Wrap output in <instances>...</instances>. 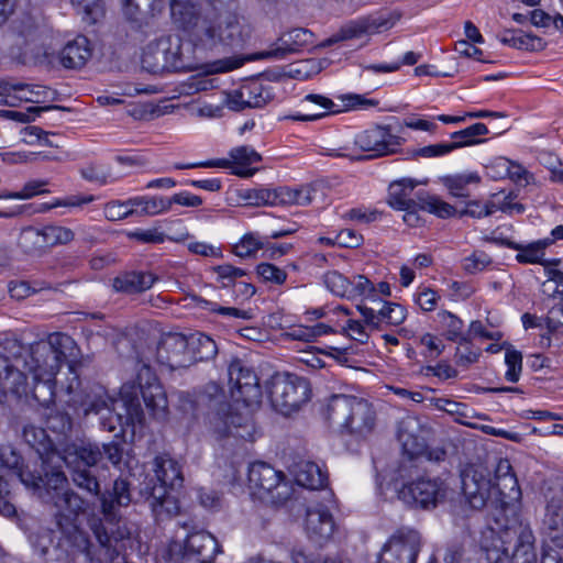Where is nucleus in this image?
<instances>
[{"mask_svg": "<svg viewBox=\"0 0 563 563\" xmlns=\"http://www.w3.org/2000/svg\"><path fill=\"white\" fill-rule=\"evenodd\" d=\"M448 486L439 477H419L402 485L398 498L410 507L430 510L446 498Z\"/></svg>", "mask_w": 563, "mask_h": 563, "instance_id": "12", "label": "nucleus"}, {"mask_svg": "<svg viewBox=\"0 0 563 563\" xmlns=\"http://www.w3.org/2000/svg\"><path fill=\"white\" fill-rule=\"evenodd\" d=\"M493 488L498 490L500 500L504 505H510L519 501L521 498V489L516 475L504 477L498 482H493Z\"/></svg>", "mask_w": 563, "mask_h": 563, "instance_id": "42", "label": "nucleus"}, {"mask_svg": "<svg viewBox=\"0 0 563 563\" xmlns=\"http://www.w3.org/2000/svg\"><path fill=\"white\" fill-rule=\"evenodd\" d=\"M115 399L110 397L103 388L97 387L91 393L85 395L79 405L82 415L86 417L91 413L101 416L110 409H115Z\"/></svg>", "mask_w": 563, "mask_h": 563, "instance_id": "30", "label": "nucleus"}, {"mask_svg": "<svg viewBox=\"0 0 563 563\" xmlns=\"http://www.w3.org/2000/svg\"><path fill=\"white\" fill-rule=\"evenodd\" d=\"M47 185L46 180L42 179H35L30 180L26 184H24L23 188L20 191L14 192H5L0 195V198L2 199H30L34 196L48 192L44 187Z\"/></svg>", "mask_w": 563, "mask_h": 563, "instance_id": "50", "label": "nucleus"}, {"mask_svg": "<svg viewBox=\"0 0 563 563\" xmlns=\"http://www.w3.org/2000/svg\"><path fill=\"white\" fill-rule=\"evenodd\" d=\"M80 175L84 179L100 186L114 183L119 179V177L112 175L109 166L99 164H90L81 168Z\"/></svg>", "mask_w": 563, "mask_h": 563, "instance_id": "46", "label": "nucleus"}, {"mask_svg": "<svg viewBox=\"0 0 563 563\" xmlns=\"http://www.w3.org/2000/svg\"><path fill=\"white\" fill-rule=\"evenodd\" d=\"M367 32V25L362 21H351L343 25L336 33L324 40L322 46H331L341 41L358 38Z\"/></svg>", "mask_w": 563, "mask_h": 563, "instance_id": "43", "label": "nucleus"}, {"mask_svg": "<svg viewBox=\"0 0 563 563\" xmlns=\"http://www.w3.org/2000/svg\"><path fill=\"white\" fill-rule=\"evenodd\" d=\"M129 203H131L132 208H140V210L135 209V213L142 216L153 217L169 211V201L166 200V197L140 196L130 198Z\"/></svg>", "mask_w": 563, "mask_h": 563, "instance_id": "35", "label": "nucleus"}, {"mask_svg": "<svg viewBox=\"0 0 563 563\" xmlns=\"http://www.w3.org/2000/svg\"><path fill=\"white\" fill-rule=\"evenodd\" d=\"M553 243V240L543 239L528 244L517 243L506 240L503 244L509 249L517 251L516 261L520 264H540L544 268L552 264H558L560 261L553 262L544 261L545 249Z\"/></svg>", "mask_w": 563, "mask_h": 563, "instance_id": "24", "label": "nucleus"}, {"mask_svg": "<svg viewBox=\"0 0 563 563\" xmlns=\"http://www.w3.org/2000/svg\"><path fill=\"white\" fill-rule=\"evenodd\" d=\"M497 210V205L493 201L481 202L479 200H471L466 202L465 208L457 211L455 209V214L460 218L467 216L472 218H484L493 214Z\"/></svg>", "mask_w": 563, "mask_h": 563, "instance_id": "49", "label": "nucleus"}, {"mask_svg": "<svg viewBox=\"0 0 563 563\" xmlns=\"http://www.w3.org/2000/svg\"><path fill=\"white\" fill-rule=\"evenodd\" d=\"M157 360L170 369L189 367L192 364L190 340L181 333H168L157 346Z\"/></svg>", "mask_w": 563, "mask_h": 563, "instance_id": "18", "label": "nucleus"}, {"mask_svg": "<svg viewBox=\"0 0 563 563\" xmlns=\"http://www.w3.org/2000/svg\"><path fill=\"white\" fill-rule=\"evenodd\" d=\"M402 139L391 133L388 125H373L355 135V145L364 151L372 152L371 157L393 154L401 145Z\"/></svg>", "mask_w": 563, "mask_h": 563, "instance_id": "17", "label": "nucleus"}, {"mask_svg": "<svg viewBox=\"0 0 563 563\" xmlns=\"http://www.w3.org/2000/svg\"><path fill=\"white\" fill-rule=\"evenodd\" d=\"M380 324L386 323L388 325L401 324L406 317L407 311L405 307L395 302H385L379 309Z\"/></svg>", "mask_w": 563, "mask_h": 563, "instance_id": "51", "label": "nucleus"}, {"mask_svg": "<svg viewBox=\"0 0 563 563\" xmlns=\"http://www.w3.org/2000/svg\"><path fill=\"white\" fill-rule=\"evenodd\" d=\"M245 199L254 206H276L275 191L269 188L249 189Z\"/></svg>", "mask_w": 563, "mask_h": 563, "instance_id": "59", "label": "nucleus"}, {"mask_svg": "<svg viewBox=\"0 0 563 563\" xmlns=\"http://www.w3.org/2000/svg\"><path fill=\"white\" fill-rule=\"evenodd\" d=\"M22 103L19 82L0 81V104L19 107Z\"/></svg>", "mask_w": 563, "mask_h": 563, "instance_id": "55", "label": "nucleus"}, {"mask_svg": "<svg viewBox=\"0 0 563 563\" xmlns=\"http://www.w3.org/2000/svg\"><path fill=\"white\" fill-rule=\"evenodd\" d=\"M76 350L74 339L62 332L51 333L45 340L29 346L16 338H5L0 342V351L7 363L23 375L24 382L19 395L25 393L27 375H32L35 382L33 397L44 407L54 402L55 376L62 365L75 356Z\"/></svg>", "mask_w": 563, "mask_h": 563, "instance_id": "2", "label": "nucleus"}, {"mask_svg": "<svg viewBox=\"0 0 563 563\" xmlns=\"http://www.w3.org/2000/svg\"><path fill=\"white\" fill-rule=\"evenodd\" d=\"M247 108H262L272 100L271 92L258 82L242 86Z\"/></svg>", "mask_w": 563, "mask_h": 563, "instance_id": "45", "label": "nucleus"}, {"mask_svg": "<svg viewBox=\"0 0 563 563\" xmlns=\"http://www.w3.org/2000/svg\"><path fill=\"white\" fill-rule=\"evenodd\" d=\"M95 200L92 195L89 196H70L64 199H54L51 203H41L36 207L33 212H46L57 207H81L82 205L90 203Z\"/></svg>", "mask_w": 563, "mask_h": 563, "instance_id": "53", "label": "nucleus"}, {"mask_svg": "<svg viewBox=\"0 0 563 563\" xmlns=\"http://www.w3.org/2000/svg\"><path fill=\"white\" fill-rule=\"evenodd\" d=\"M416 186L417 183L411 178L393 181L388 188V205L397 210H409L418 207L442 219L453 217L455 208L438 196L420 191L417 194V200L413 199L411 196Z\"/></svg>", "mask_w": 563, "mask_h": 563, "instance_id": "5", "label": "nucleus"}, {"mask_svg": "<svg viewBox=\"0 0 563 563\" xmlns=\"http://www.w3.org/2000/svg\"><path fill=\"white\" fill-rule=\"evenodd\" d=\"M310 395L309 382L305 377L289 373L275 375L268 389L273 408L285 416L297 411L310 399Z\"/></svg>", "mask_w": 563, "mask_h": 563, "instance_id": "9", "label": "nucleus"}, {"mask_svg": "<svg viewBox=\"0 0 563 563\" xmlns=\"http://www.w3.org/2000/svg\"><path fill=\"white\" fill-rule=\"evenodd\" d=\"M547 279L541 285V291L544 296L552 299H560L563 302V272L545 266Z\"/></svg>", "mask_w": 563, "mask_h": 563, "instance_id": "41", "label": "nucleus"}, {"mask_svg": "<svg viewBox=\"0 0 563 563\" xmlns=\"http://www.w3.org/2000/svg\"><path fill=\"white\" fill-rule=\"evenodd\" d=\"M196 405L209 410V423L213 429V422L218 417H227L231 412L230 404L223 388L217 382L203 385L196 395Z\"/></svg>", "mask_w": 563, "mask_h": 563, "instance_id": "19", "label": "nucleus"}, {"mask_svg": "<svg viewBox=\"0 0 563 563\" xmlns=\"http://www.w3.org/2000/svg\"><path fill=\"white\" fill-rule=\"evenodd\" d=\"M228 379L234 401L242 402L249 408L260 406L263 393L253 368L243 361L233 358L228 365Z\"/></svg>", "mask_w": 563, "mask_h": 563, "instance_id": "13", "label": "nucleus"}, {"mask_svg": "<svg viewBox=\"0 0 563 563\" xmlns=\"http://www.w3.org/2000/svg\"><path fill=\"white\" fill-rule=\"evenodd\" d=\"M438 316L444 329V336L449 341L470 343L468 336L463 334V321L457 316L449 311H442Z\"/></svg>", "mask_w": 563, "mask_h": 563, "instance_id": "39", "label": "nucleus"}, {"mask_svg": "<svg viewBox=\"0 0 563 563\" xmlns=\"http://www.w3.org/2000/svg\"><path fill=\"white\" fill-rule=\"evenodd\" d=\"M530 21L536 26L547 27L553 24L556 30L563 31V16L560 13L552 16L543 10L536 9L530 13Z\"/></svg>", "mask_w": 563, "mask_h": 563, "instance_id": "60", "label": "nucleus"}, {"mask_svg": "<svg viewBox=\"0 0 563 563\" xmlns=\"http://www.w3.org/2000/svg\"><path fill=\"white\" fill-rule=\"evenodd\" d=\"M198 303L201 308L218 312L222 316L233 317V318H240L244 320L252 319L253 313L251 310H242L235 307H221L218 306L216 302H211L206 299H198Z\"/></svg>", "mask_w": 563, "mask_h": 563, "instance_id": "57", "label": "nucleus"}, {"mask_svg": "<svg viewBox=\"0 0 563 563\" xmlns=\"http://www.w3.org/2000/svg\"><path fill=\"white\" fill-rule=\"evenodd\" d=\"M213 271L217 273L218 279L222 282L223 287H230L235 285L234 282L236 278L246 275L244 269L234 267L229 264L219 265L214 267Z\"/></svg>", "mask_w": 563, "mask_h": 563, "instance_id": "63", "label": "nucleus"}, {"mask_svg": "<svg viewBox=\"0 0 563 563\" xmlns=\"http://www.w3.org/2000/svg\"><path fill=\"white\" fill-rule=\"evenodd\" d=\"M230 158H217L197 163L174 165L175 169L190 168H230L232 174L239 177H252L256 168L250 167L252 164L262 159V156L251 146L243 145L232 148L229 152Z\"/></svg>", "mask_w": 563, "mask_h": 563, "instance_id": "16", "label": "nucleus"}, {"mask_svg": "<svg viewBox=\"0 0 563 563\" xmlns=\"http://www.w3.org/2000/svg\"><path fill=\"white\" fill-rule=\"evenodd\" d=\"M312 33L306 29L297 27L283 34L276 48L261 53L262 58H283L287 54L298 52L311 43Z\"/></svg>", "mask_w": 563, "mask_h": 563, "instance_id": "26", "label": "nucleus"}, {"mask_svg": "<svg viewBox=\"0 0 563 563\" xmlns=\"http://www.w3.org/2000/svg\"><path fill=\"white\" fill-rule=\"evenodd\" d=\"M505 363L507 365L505 378L510 383H517L520 378L522 371L521 352L512 347H507L505 354Z\"/></svg>", "mask_w": 563, "mask_h": 563, "instance_id": "52", "label": "nucleus"}, {"mask_svg": "<svg viewBox=\"0 0 563 563\" xmlns=\"http://www.w3.org/2000/svg\"><path fill=\"white\" fill-rule=\"evenodd\" d=\"M18 244L26 254H41L46 249L42 230L33 227L22 229Z\"/></svg>", "mask_w": 563, "mask_h": 563, "instance_id": "40", "label": "nucleus"}, {"mask_svg": "<svg viewBox=\"0 0 563 563\" xmlns=\"http://www.w3.org/2000/svg\"><path fill=\"white\" fill-rule=\"evenodd\" d=\"M503 166L505 167L509 178L517 184L528 185L533 178L522 165L510 159L503 158Z\"/></svg>", "mask_w": 563, "mask_h": 563, "instance_id": "61", "label": "nucleus"}, {"mask_svg": "<svg viewBox=\"0 0 563 563\" xmlns=\"http://www.w3.org/2000/svg\"><path fill=\"white\" fill-rule=\"evenodd\" d=\"M189 36L196 48L224 53L243 48L251 37V29L236 13H225L214 20L198 19Z\"/></svg>", "mask_w": 563, "mask_h": 563, "instance_id": "3", "label": "nucleus"}, {"mask_svg": "<svg viewBox=\"0 0 563 563\" xmlns=\"http://www.w3.org/2000/svg\"><path fill=\"white\" fill-rule=\"evenodd\" d=\"M23 382V375L16 368L10 367L0 351V401L8 391L20 394Z\"/></svg>", "mask_w": 563, "mask_h": 563, "instance_id": "34", "label": "nucleus"}, {"mask_svg": "<svg viewBox=\"0 0 563 563\" xmlns=\"http://www.w3.org/2000/svg\"><path fill=\"white\" fill-rule=\"evenodd\" d=\"M156 479L168 485L169 489L179 488L183 486L184 477L181 466L177 461L167 454L158 455L154 459V468Z\"/></svg>", "mask_w": 563, "mask_h": 563, "instance_id": "29", "label": "nucleus"}, {"mask_svg": "<svg viewBox=\"0 0 563 563\" xmlns=\"http://www.w3.org/2000/svg\"><path fill=\"white\" fill-rule=\"evenodd\" d=\"M499 40L504 45H508L517 49L534 52L542 51L545 47V42L541 37L532 34H526L521 31H505L500 35Z\"/></svg>", "mask_w": 563, "mask_h": 563, "instance_id": "31", "label": "nucleus"}, {"mask_svg": "<svg viewBox=\"0 0 563 563\" xmlns=\"http://www.w3.org/2000/svg\"><path fill=\"white\" fill-rule=\"evenodd\" d=\"M481 181V177L476 173L456 174L442 178L443 185L454 197H468L470 185H476Z\"/></svg>", "mask_w": 563, "mask_h": 563, "instance_id": "36", "label": "nucleus"}, {"mask_svg": "<svg viewBox=\"0 0 563 563\" xmlns=\"http://www.w3.org/2000/svg\"><path fill=\"white\" fill-rule=\"evenodd\" d=\"M136 210L126 201H110L104 206V216L110 221H118L134 214Z\"/></svg>", "mask_w": 563, "mask_h": 563, "instance_id": "56", "label": "nucleus"}, {"mask_svg": "<svg viewBox=\"0 0 563 563\" xmlns=\"http://www.w3.org/2000/svg\"><path fill=\"white\" fill-rule=\"evenodd\" d=\"M461 488L467 504L476 510L483 509L493 490L492 471L484 464L471 463L461 470Z\"/></svg>", "mask_w": 563, "mask_h": 563, "instance_id": "14", "label": "nucleus"}, {"mask_svg": "<svg viewBox=\"0 0 563 563\" xmlns=\"http://www.w3.org/2000/svg\"><path fill=\"white\" fill-rule=\"evenodd\" d=\"M324 284L327 288L335 296L351 299V280H349L338 271L328 272L324 275Z\"/></svg>", "mask_w": 563, "mask_h": 563, "instance_id": "48", "label": "nucleus"}, {"mask_svg": "<svg viewBox=\"0 0 563 563\" xmlns=\"http://www.w3.org/2000/svg\"><path fill=\"white\" fill-rule=\"evenodd\" d=\"M98 545L95 547L88 534L79 527V530L85 534L88 541L87 551H77L62 544V536L59 537L57 548L63 550L67 555L84 554L90 563H120V551L117 548V542L131 537V531L124 526L118 527V531L109 536L107 528L101 521H93L90 526Z\"/></svg>", "mask_w": 563, "mask_h": 563, "instance_id": "8", "label": "nucleus"}, {"mask_svg": "<svg viewBox=\"0 0 563 563\" xmlns=\"http://www.w3.org/2000/svg\"><path fill=\"white\" fill-rule=\"evenodd\" d=\"M189 340L192 364L196 362L208 361L217 355V343L210 336L205 334H199L198 336L191 335L189 336Z\"/></svg>", "mask_w": 563, "mask_h": 563, "instance_id": "37", "label": "nucleus"}, {"mask_svg": "<svg viewBox=\"0 0 563 563\" xmlns=\"http://www.w3.org/2000/svg\"><path fill=\"white\" fill-rule=\"evenodd\" d=\"M247 481L251 493L261 499L269 498L273 503H280L291 494L284 473L265 462L250 465Z\"/></svg>", "mask_w": 563, "mask_h": 563, "instance_id": "11", "label": "nucleus"}, {"mask_svg": "<svg viewBox=\"0 0 563 563\" xmlns=\"http://www.w3.org/2000/svg\"><path fill=\"white\" fill-rule=\"evenodd\" d=\"M131 500L130 483L125 478H117L112 490L101 496V509L104 517L110 521L114 520L117 508L129 506Z\"/></svg>", "mask_w": 563, "mask_h": 563, "instance_id": "25", "label": "nucleus"}, {"mask_svg": "<svg viewBox=\"0 0 563 563\" xmlns=\"http://www.w3.org/2000/svg\"><path fill=\"white\" fill-rule=\"evenodd\" d=\"M156 277L150 272H126L112 280V287L118 292L137 294L150 289Z\"/></svg>", "mask_w": 563, "mask_h": 563, "instance_id": "28", "label": "nucleus"}, {"mask_svg": "<svg viewBox=\"0 0 563 563\" xmlns=\"http://www.w3.org/2000/svg\"><path fill=\"white\" fill-rule=\"evenodd\" d=\"M221 552L218 540L207 531L190 533L184 542L172 541L165 552V559L173 563H213Z\"/></svg>", "mask_w": 563, "mask_h": 563, "instance_id": "10", "label": "nucleus"}, {"mask_svg": "<svg viewBox=\"0 0 563 563\" xmlns=\"http://www.w3.org/2000/svg\"><path fill=\"white\" fill-rule=\"evenodd\" d=\"M265 243L258 233H245L238 243L233 245V253L241 257H252L257 251L264 247Z\"/></svg>", "mask_w": 563, "mask_h": 563, "instance_id": "44", "label": "nucleus"}, {"mask_svg": "<svg viewBox=\"0 0 563 563\" xmlns=\"http://www.w3.org/2000/svg\"><path fill=\"white\" fill-rule=\"evenodd\" d=\"M542 531L554 547L563 549V494L554 495L547 501Z\"/></svg>", "mask_w": 563, "mask_h": 563, "instance_id": "21", "label": "nucleus"}, {"mask_svg": "<svg viewBox=\"0 0 563 563\" xmlns=\"http://www.w3.org/2000/svg\"><path fill=\"white\" fill-rule=\"evenodd\" d=\"M536 538L529 526L520 525L515 530V540L506 541L505 552H511L515 563H533L536 561Z\"/></svg>", "mask_w": 563, "mask_h": 563, "instance_id": "23", "label": "nucleus"}, {"mask_svg": "<svg viewBox=\"0 0 563 563\" xmlns=\"http://www.w3.org/2000/svg\"><path fill=\"white\" fill-rule=\"evenodd\" d=\"M451 152H453V148L450 142L437 143L415 150L412 157L433 158L444 156Z\"/></svg>", "mask_w": 563, "mask_h": 563, "instance_id": "62", "label": "nucleus"}, {"mask_svg": "<svg viewBox=\"0 0 563 563\" xmlns=\"http://www.w3.org/2000/svg\"><path fill=\"white\" fill-rule=\"evenodd\" d=\"M42 230L43 239L46 247H52L58 244H67L74 240V232L60 225H45Z\"/></svg>", "mask_w": 563, "mask_h": 563, "instance_id": "47", "label": "nucleus"}, {"mask_svg": "<svg viewBox=\"0 0 563 563\" xmlns=\"http://www.w3.org/2000/svg\"><path fill=\"white\" fill-rule=\"evenodd\" d=\"M305 529L312 542L322 545L331 539L335 523L331 512L319 505L307 509Z\"/></svg>", "mask_w": 563, "mask_h": 563, "instance_id": "20", "label": "nucleus"}, {"mask_svg": "<svg viewBox=\"0 0 563 563\" xmlns=\"http://www.w3.org/2000/svg\"><path fill=\"white\" fill-rule=\"evenodd\" d=\"M420 549V533L410 528H400L383 545L377 563H416Z\"/></svg>", "mask_w": 563, "mask_h": 563, "instance_id": "15", "label": "nucleus"}, {"mask_svg": "<svg viewBox=\"0 0 563 563\" xmlns=\"http://www.w3.org/2000/svg\"><path fill=\"white\" fill-rule=\"evenodd\" d=\"M339 98L344 103L345 110H366L379 104L377 99L367 98L365 95L346 93Z\"/></svg>", "mask_w": 563, "mask_h": 563, "instance_id": "58", "label": "nucleus"}, {"mask_svg": "<svg viewBox=\"0 0 563 563\" xmlns=\"http://www.w3.org/2000/svg\"><path fill=\"white\" fill-rule=\"evenodd\" d=\"M327 474L313 462L301 464L296 473L297 484L309 489L322 488L327 485Z\"/></svg>", "mask_w": 563, "mask_h": 563, "instance_id": "33", "label": "nucleus"}, {"mask_svg": "<svg viewBox=\"0 0 563 563\" xmlns=\"http://www.w3.org/2000/svg\"><path fill=\"white\" fill-rule=\"evenodd\" d=\"M91 55L92 49L89 40L79 35L64 46L59 53V59L65 68L78 69L86 65Z\"/></svg>", "mask_w": 563, "mask_h": 563, "instance_id": "27", "label": "nucleus"}, {"mask_svg": "<svg viewBox=\"0 0 563 563\" xmlns=\"http://www.w3.org/2000/svg\"><path fill=\"white\" fill-rule=\"evenodd\" d=\"M139 391L150 413L156 419L165 418L167 409L166 395L151 366L142 364L137 369L136 386L125 384L121 388L126 413L124 423L133 426L143 423L144 412L137 398Z\"/></svg>", "mask_w": 563, "mask_h": 563, "instance_id": "4", "label": "nucleus"}, {"mask_svg": "<svg viewBox=\"0 0 563 563\" xmlns=\"http://www.w3.org/2000/svg\"><path fill=\"white\" fill-rule=\"evenodd\" d=\"M59 461H53L48 473L42 475L29 465L20 467V459L10 448H0V471H8L31 489L43 503L52 507L56 528L62 533V544L70 549L87 551L88 541L79 530L78 518L85 511V500L68 487V478L63 471L65 464L74 484L87 493L98 496L99 482L91 471L102 457L99 446L85 440L59 443Z\"/></svg>", "mask_w": 563, "mask_h": 563, "instance_id": "1", "label": "nucleus"}, {"mask_svg": "<svg viewBox=\"0 0 563 563\" xmlns=\"http://www.w3.org/2000/svg\"><path fill=\"white\" fill-rule=\"evenodd\" d=\"M143 66L152 73L183 71L196 67L195 62L183 49L181 40L178 36L161 37L150 43L142 56Z\"/></svg>", "mask_w": 563, "mask_h": 563, "instance_id": "7", "label": "nucleus"}, {"mask_svg": "<svg viewBox=\"0 0 563 563\" xmlns=\"http://www.w3.org/2000/svg\"><path fill=\"white\" fill-rule=\"evenodd\" d=\"M489 133L488 128L484 123H474L463 130L453 132L451 134L452 148L457 150L465 146H473L484 142L483 136Z\"/></svg>", "mask_w": 563, "mask_h": 563, "instance_id": "32", "label": "nucleus"}, {"mask_svg": "<svg viewBox=\"0 0 563 563\" xmlns=\"http://www.w3.org/2000/svg\"><path fill=\"white\" fill-rule=\"evenodd\" d=\"M256 273L265 283L283 285L287 279V273L271 263H261L256 266Z\"/></svg>", "mask_w": 563, "mask_h": 563, "instance_id": "54", "label": "nucleus"}, {"mask_svg": "<svg viewBox=\"0 0 563 563\" xmlns=\"http://www.w3.org/2000/svg\"><path fill=\"white\" fill-rule=\"evenodd\" d=\"M54 532L49 529H43L31 537L32 545L40 556L45 558L48 554L53 543Z\"/></svg>", "mask_w": 563, "mask_h": 563, "instance_id": "64", "label": "nucleus"}, {"mask_svg": "<svg viewBox=\"0 0 563 563\" xmlns=\"http://www.w3.org/2000/svg\"><path fill=\"white\" fill-rule=\"evenodd\" d=\"M329 418L351 434L366 435L375 424L369 406L346 395H333L328 404Z\"/></svg>", "mask_w": 563, "mask_h": 563, "instance_id": "6", "label": "nucleus"}, {"mask_svg": "<svg viewBox=\"0 0 563 563\" xmlns=\"http://www.w3.org/2000/svg\"><path fill=\"white\" fill-rule=\"evenodd\" d=\"M302 107L307 108L308 104L313 103L316 106H319L323 111L321 112H308V113H298L294 114L291 119L296 121H314L318 120L328 113L332 112L331 109L334 107V103L331 99L321 96V95H314L310 93L307 95L301 100ZM336 112H340L339 110Z\"/></svg>", "mask_w": 563, "mask_h": 563, "instance_id": "38", "label": "nucleus"}, {"mask_svg": "<svg viewBox=\"0 0 563 563\" xmlns=\"http://www.w3.org/2000/svg\"><path fill=\"white\" fill-rule=\"evenodd\" d=\"M213 433L219 438L232 435L246 441L254 440L255 426L250 417L233 413L227 417H218L213 422Z\"/></svg>", "mask_w": 563, "mask_h": 563, "instance_id": "22", "label": "nucleus"}]
</instances>
